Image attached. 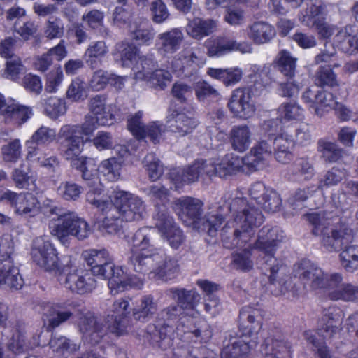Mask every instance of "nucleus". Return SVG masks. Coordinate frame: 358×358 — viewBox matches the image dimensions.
Returning <instances> with one entry per match:
<instances>
[{
    "mask_svg": "<svg viewBox=\"0 0 358 358\" xmlns=\"http://www.w3.org/2000/svg\"><path fill=\"white\" fill-rule=\"evenodd\" d=\"M247 206L248 203L242 198H236L231 203L229 209L234 214V218L227 222L221 231V235L224 236V233L234 228L233 236L231 238H224V245L227 248H241L248 243V248L261 252L266 259V264L269 266L271 273L270 280L273 282V275L278 270L274 253L283 236L276 227L270 229L264 227L259 231L257 238H254L255 229L263 222V215L257 209L250 207L246 208ZM272 285L274 283L272 282Z\"/></svg>",
    "mask_w": 358,
    "mask_h": 358,
    "instance_id": "nucleus-1",
    "label": "nucleus"
},
{
    "mask_svg": "<svg viewBox=\"0 0 358 358\" xmlns=\"http://www.w3.org/2000/svg\"><path fill=\"white\" fill-rule=\"evenodd\" d=\"M83 180L88 188L87 202L101 212L98 222L102 231L116 234L122 222H138L145 217V205L139 196L117 188L105 195L102 183L88 169L83 171Z\"/></svg>",
    "mask_w": 358,
    "mask_h": 358,
    "instance_id": "nucleus-2",
    "label": "nucleus"
},
{
    "mask_svg": "<svg viewBox=\"0 0 358 358\" xmlns=\"http://www.w3.org/2000/svg\"><path fill=\"white\" fill-rule=\"evenodd\" d=\"M271 148L266 141H262L243 158L230 153L217 162L196 161L192 166L173 169L170 177L176 189H180L184 185L195 182L203 173L226 178L240 171H252L261 166L271 157Z\"/></svg>",
    "mask_w": 358,
    "mask_h": 358,
    "instance_id": "nucleus-3",
    "label": "nucleus"
},
{
    "mask_svg": "<svg viewBox=\"0 0 358 358\" xmlns=\"http://www.w3.org/2000/svg\"><path fill=\"white\" fill-rule=\"evenodd\" d=\"M90 110L94 116H87L82 124H64L59 130L58 137L64 139L63 155L74 169H81L85 165L94 166V162L88 160L81 153L84 150L85 141L83 136H90L98 126L110 125L115 119L112 106L106 105V99L96 96L90 100Z\"/></svg>",
    "mask_w": 358,
    "mask_h": 358,
    "instance_id": "nucleus-4",
    "label": "nucleus"
},
{
    "mask_svg": "<svg viewBox=\"0 0 358 358\" xmlns=\"http://www.w3.org/2000/svg\"><path fill=\"white\" fill-rule=\"evenodd\" d=\"M151 227L139 229L134 235L130 261L136 272L148 273L149 278L164 281L176 278L180 273L177 261L155 248Z\"/></svg>",
    "mask_w": 358,
    "mask_h": 358,
    "instance_id": "nucleus-5",
    "label": "nucleus"
},
{
    "mask_svg": "<svg viewBox=\"0 0 358 358\" xmlns=\"http://www.w3.org/2000/svg\"><path fill=\"white\" fill-rule=\"evenodd\" d=\"M83 257L94 276L101 279L108 278V287L113 294L130 288L141 289L143 280L136 275L127 274L122 266H115L109 253L105 249H89L83 251Z\"/></svg>",
    "mask_w": 358,
    "mask_h": 358,
    "instance_id": "nucleus-6",
    "label": "nucleus"
},
{
    "mask_svg": "<svg viewBox=\"0 0 358 358\" xmlns=\"http://www.w3.org/2000/svg\"><path fill=\"white\" fill-rule=\"evenodd\" d=\"M239 337L224 348L222 358H246L258 341L262 328V310L252 306L243 307L239 315Z\"/></svg>",
    "mask_w": 358,
    "mask_h": 358,
    "instance_id": "nucleus-7",
    "label": "nucleus"
},
{
    "mask_svg": "<svg viewBox=\"0 0 358 358\" xmlns=\"http://www.w3.org/2000/svg\"><path fill=\"white\" fill-rule=\"evenodd\" d=\"M130 313L129 300L120 299L116 300L112 305L108 318L107 327L97 322L96 317L91 313H87L81 318L79 323L80 331L84 338L90 342L96 343L108 330L117 335L123 334L127 331V317Z\"/></svg>",
    "mask_w": 358,
    "mask_h": 358,
    "instance_id": "nucleus-8",
    "label": "nucleus"
},
{
    "mask_svg": "<svg viewBox=\"0 0 358 358\" xmlns=\"http://www.w3.org/2000/svg\"><path fill=\"white\" fill-rule=\"evenodd\" d=\"M302 275L304 284L315 289H324L332 300L352 301L358 297V287L341 284L342 276L338 273L327 275L315 265H310Z\"/></svg>",
    "mask_w": 358,
    "mask_h": 358,
    "instance_id": "nucleus-9",
    "label": "nucleus"
},
{
    "mask_svg": "<svg viewBox=\"0 0 358 358\" xmlns=\"http://www.w3.org/2000/svg\"><path fill=\"white\" fill-rule=\"evenodd\" d=\"M172 292L173 297L177 299L181 306L169 307L166 310V313L172 318L180 314L182 309L184 310L176 327L177 335L192 334L196 338H199L201 336V330L196 328V324H202L201 327L206 324L205 321L199 317L198 311L194 309L195 305L201 299L199 294L195 290L185 289H174Z\"/></svg>",
    "mask_w": 358,
    "mask_h": 358,
    "instance_id": "nucleus-10",
    "label": "nucleus"
},
{
    "mask_svg": "<svg viewBox=\"0 0 358 358\" xmlns=\"http://www.w3.org/2000/svg\"><path fill=\"white\" fill-rule=\"evenodd\" d=\"M50 233L63 245L68 243L70 236L84 240L92 233L88 222L72 211L53 206L50 208Z\"/></svg>",
    "mask_w": 358,
    "mask_h": 358,
    "instance_id": "nucleus-11",
    "label": "nucleus"
},
{
    "mask_svg": "<svg viewBox=\"0 0 358 358\" xmlns=\"http://www.w3.org/2000/svg\"><path fill=\"white\" fill-rule=\"evenodd\" d=\"M202 206L199 199L182 196L175 201L173 209L187 225H192L194 228L215 236L222 222V217L211 213L201 217Z\"/></svg>",
    "mask_w": 358,
    "mask_h": 358,
    "instance_id": "nucleus-12",
    "label": "nucleus"
},
{
    "mask_svg": "<svg viewBox=\"0 0 358 358\" xmlns=\"http://www.w3.org/2000/svg\"><path fill=\"white\" fill-rule=\"evenodd\" d=\"M149 194L158 208V212L155 216L157 228L162 236L167 239L171 248H179L185 240L183 234L175 224L173 219L166 213L165 210H161L159 206H165L168 202L169 191L163 186L157 185L150 187Z\"/></svg>",
    "mask_w": 358,
    "mask_h": 358,
    "instance_id": "nucleus-13",
    "label": "nucleus"
},
{
    "mask_svg": "<svg viewBox=\"0 0 358 358\" xmlns=\"http://www.w3.org/2000/svg\"><path fill=\"white\" fill-rule=\"evenodd\" d=\"M113 55L115 60L122 66H132L134 78L138 80L145 82L157 67L153 59L140 57L136 48L129 43H117Z\"/></svg>",
    "mask_w": 358,
    "mask_h": 358,
    "instance_id": "nucleus-14",
    "label": "nucleus"
},
{
    "mask_svg": "<svg viewBox=\"0 0 358 358\" xmlns=\"http://www.w3.org/2000/svg\"><path fill=\"white\" fill-rule=\"evenodd\" d=\"M308 221L313 226V232L317 236H322V244L329 251L338 249L351 236V231L343 224L340 226V233L337 229L329 228V219H324L320 214L313 213L307 215Z\"/></svg>",
    "mask_w": 358,
    "mask_h": 358,
    "instance_id": "nucleus-15",
    "label": "nucleus"
},
{
    "mask_svg": "<svg viewBox=\"0 0 358 358\" xmlns=\"http://www.w3.org/2000/svg\"><path fill=\"white\" fill-rule=\"evenodd\" d=\"M14 242L10 234L0 237V285H7L19 289L22 287L24 280L17 267L13 266L10 255L13 252Z\"/></svg>",
    "mask_w": 358,
    "mask_h": 358,
    "instance_id": "nucleus-16",
    "label": "nucleus"
},
{
    "mask_svg": "<svg viewBox=\"0 0 358 358\" xmlns=\"http://www.w3.org/2000/svg\"><path fill=\"white\" fill-rule=\"evenodd\" d=\"M31 256L33 262L45 271L61 274L57 250L48 238L37 237L33 241Z\"/></svg>",
    "mask_w": 358,
    "mask_h": 358,
    "instance_id": "nucleus-17",
    "label": "nucleus"
},
{
    "mask_svg": "<svg viewBox=\"0 0 358 358\" xmlns=\"http://www.w3.org/2000/svg\"><path fill=\"white\" fill-rule=\"evenodd\" d=\"M205 63L203 55L199 50L187 48L176 55L169 62V68L178 76H189Z\"/></svg>",
    "mask_w": 358,
    "mask_h": 358,
    "instance_id": "nucleus-18",
    "label": "nucleus"
},
{
    "mask_svg": "<svg viewBox=\"0 0 358 358\" xmlns=\"http://www.w3.org/2000/svg\"><path fill=\"white\" fill-rule=\"evenodd\" d=\"M254 94L252 87H239L233 91L228 108L234 117L241 120L254 117L256 113V105L252 99Z\"/></svg>",
    "mask_w": 358,
    "mask_h": 358,
    "instance_id": "nucleus-19",
    "label": "nucleus"
},
{
    "mask_svg": "<svg viewBox=\"0 0 358 358\" xmlns=\"http://www.w3.org/2000/svg\"><path fill=\"white\" fill-rule=\"evenodd\" d=\"M302 100L309 110L322 117L331 110L336 105L334 95L318 86L314 85L307 89L302 94Z\"/></svg>",
    "mask_w": 358,
    "mask_h": 358,
    "instance_id": "nucleus-20",
    "label": "nucleus"
},
{
    "mask_svg": "<svg viewBox=\"0 0 358 358\" xmlns=\"http://www.w3.org/2000/svg\"><path fill=\"white\" fill-rule=\"evenodd\" d=\"M327 13V6L322 1H317L308 7L299 16V20L308 27L315 26L318 34L327 38L331 36L334 28L324 22Z\"/></svg>",
    "mask_w": 358,
    "mask_h": 358,
    "instance_id": "nucleus-21",
    "label": "nucleus"
},
{
    "mask_svg": "<svg viewBox=\"0 0 358 358\" xmlns=\"http://www.w3.org/2000/svg\"><path fill=\"white\" fill-rule=\"evenodd\" d=\"M143 113L138 111L131 115L127 120L129 131L137 138H148L154 143H159L164 129L158 121L152 122L145 126L141 122Z\"/></svg>",
    "mask_w": 358,
    "mask_h": 358,
    "instance_id": "nucleus-22",
    "label": "nucleus"
},
{
    "mask_svg": "<svg viewBox=\"0 0 358 358\" xmlns=\"http://www.w3.org/2000/svg\"><path fill=\"white\" fill-rule=\"evenodd\" d=\"M205 45L210 57H222L233 51H239L243 54L252 52V47L248 43H239L228 38H209Z\"/></svg>",
    "mask_w": 358,
    "mask_h": 358,
    "instance_id": "nucleus-23",
    "label": "nucleus"
},
{
    "mask_svg": "<svg viewBox=\"0 0 358 358\" xmlns=\"http://www.w3.org/2000/svg\"><path fill=\"white\" fill-rule=\"evenodd\" d=\"M88 160H92L94 162V166L89 167L88 165H85L81 169H76L82 173V178H83V171L88 169L90 172L96 174L98 178V172H99L106 180L110 182H115L120 179L122 167L123 166V161L118 159L117 157H113L101 162L98 168L96 167V162L94 159L85 157ZM100 180V179H99ZM101 181V180H99ZM101 183V182H100Z\"/></svg>",
    "mask_w": 358,
    "mask_h": 358,
    "instance_id": "nucleus-24",
    "label": "nucleus"
},
{
    "mask_svg": "<svg viewBox=\"0 0 358 358\" xmlns=\"http://www.w3.org/2000/svg\"><path fill=\"white\" fill-rule=\"evenodd\" d=\"M166 119V127L171 131L180 136L191 133L198 124L192 112L187 114L182 110L169 111Z\"/></svg>",
    "mask_w": 358,
    "mask_h": 358,
    "instance_id": "nucleus-25",
    "label": "nucleus"
},
{
    "mask_svg": "<svg viewBox=\"0 0 358 358\" xmlns=\"http://www.w3.org/2000/svg\"><path fill=\"white\" fill-rule=\"evenodd\" d=\"M59 133L57 134L56 131L50 127L46 126H41L37 129L31 135V136L25 141V146L27 152H29V157H31L33 155H35L36 150H41L38 145L48 144L54 141ZM58 141L60 142L62 146V155H63L64 139H59L57 137ZM66 159L64 157H63Z\"/></svg>",
    "mask_w": 358,
    "mask_h": 358,
    "instance_id": "nucleus-26",
    "label": "nucleus"
},
{
    "mask_svg": "<svg viewBox=\"0 0 358 358\" xmlns=\"http://www.w3.org/2000/svg\"><path fill=\"white\" fill-rule=\"evenodd\" d=\"M12 206L17 215L27 220L37 216L40 213L39 202L31 194H18Z\"/></svg>",
    "mask_w": 358,
    "mask_h": 358,
    "instance_id": "nucleus-27",
    "label": "nucleus"
},
{
    "mask_svg": "<svg viewBox=\"0 0 358 358\" xmlns=\"http://www.w3.org/2000/svg\"><path fill=\"white\" fill-rule=\"evenodd\" d=\"M264 358H290L289 346L282 339V335H270L264 340L262 345Z\"/></svg>",
    "mask_w": 358,
    "mask_h": 358,
    "instance_id": "nucleus-28",
    "label": "nucleus"
},
{
    "mask_svg": "<svg viewBox=\"0 0 358 358\" xmlns=\"http://www.w3.org/2000/svg\"><path fill=\"white\" fill-rule=\"evenodd\" d=\"M64 287L78 294L91 292L95 287V280L87 272L71 273L62 282Z\"/></svg>",
    "mask_w": 358,
    "mask_h": 358,
    "instance_id": "nucleus-29",
    "label": "nucleus"
},
{
    "mask_svg": "<svg viewBox=\"0 0 358 358\" xmlns=\"http://www.w3.org/2000/svg\"><path fill=\"white\" fill-rule=\"evenodd\" d=\"M334 42L344 52L358 53V32L355 26H346L340 30L334 37Z\"/></svg>",
    "mask_w": 358,
    "mask_h": 358,
    "instance_id": "nucleus-30",
    "label": "nucleus"
},
{
    "mask_svg": "<svg viewBox=\"0 0 358 358\" xmlns=\"http://www.w3.org/2000/svg\"><path fill=\"white\" fill-rule=\"evenodd\" d=\"M229 140L233 150L244 152L252 143V132L250 127L245 124L234 126L229 131Z\"/></svg>",
    "mask_w": 358,
    "mask_h": 358,
    "instance_id": "nucleus-31",
    "label": "nucleus"
},
{
    "mask_svg": "<svg viewBox=\"0 0 358 358\" xmlns=\"http://www.w3.org/2000/svg\"><path fill=\"white\" fill-rule=\"evenodd\" d=\"M262 129L265 134L268 136L277 135L273 141L275 148H279L281 147L280 145H282V149L285 148L290 150L293 146L294 142L293 136L289 135L287 132L285 131H282L277 120H269L264 122L262 125Z\"/></svg>",
    "mask_w": 358,
    "mask_h": 358,
    "instance_id": "nucleus-32",
    "label": "nucleus"
},
{
    "mask_svg": "<svg viewBox=\"0 0 358 358\" xmlns=\"http://www.w3.org/2000/svg\"><path fill=\"white\" fill-rule=\"evenodd\" d=\"M183 40V34L178 28H174L158 36L157 46L162 54L173 53L177 50Z\"/></svg>",
    "mask_w": 358,
    "mask_h": 358,
    "instance_id": "nucleus-33",
    "label": "nucleus"
},
{
    "mask_svg": "<svg viewBox=\"0 0 358 358\" xmlns=\"http://www.w3.org/2000/svg\"><path fill=\"white\" fill-rule=\"evenodd\" d=\"M216 27L217 24L214 20L194 17L188 22L186 33L194 39L201 40L213 33Z\"/></svg>",
    "mask_w": 358,
    "mask_h": 358,
    "instance_id": "nucleus-34",
    "label": "nucleus"
},
{
    "mask_svg": "<svg viewBox=\"0 0 358 358\" xmlns=\"http://www.w3.org/2000/svg\"><path fill=\"white\" fill-rule=\"evenodd\" d=\"M8 107V110L4 117L6 124L21 126L33 115V111L30 107L21 105L14 99Z\"/></svg>",
    "mask_w": 358,
    "mask_h": 358,
    "instance_id": "nucleus-35",
    "label": "nucleus"
},
{
    "mask_svg": "<svg viewBox=\"0 0 358 358\" xmlns=\"http://www.w3.org/2000/svg\"><path fill=\"white\" fill-rule=\"evenodd\" d=\"M129 31L140 44L149 45L153 40L155 31L145 19H136L129 25Z\"/></svg>",
    "mask_w": 358,
    "mask_h": 358,
    "instance_id": "nucleus-36",
    "label": "nucleus"
},
{
    "mask_svg": "<svg viewBox=\"0 0 358 358\" xmlns=\"http://www.w3.org/2000/svg\"><path fill=\"white\" fill-rule=\"evenodd\" d=\"M248 35L255 43L262 44L271 40L275 35V31L266 22H256L250 27Z\"/></svg>",
    "mask_w": 358,
    "mask_h": 358,
    "instance_id": "nucleus-37",
    "label": "nucleus"
},
{
    "mask_svg": "<svg viewBox=\"0 0 358 358\" xmlns=\"http://www.w3.org/2000/svg\"><path fill=\"white\" fill-rule=\"evenodd\" d=\"M157 311V304L151 296H143L133 310L136 320L145 322L149 320Z\"/></svg>",
    "mask_w": 358,
    "mask_h": 358,
    "instance_id": "nucleus-38",
    "label": "nucleus"
},
{
    "mask_svg": "<svg viewBox=\"0 0 358 358\" xmlns=\"http://www.w3.org/2000/svg\"><path fill=\"white\" fill-rule=\"evenodd\" d=\"M278 115L281 122L301 121L304 118V110L296 102L282 103L278 109Z\"/></svg>",
    "mask_w": 358,
    "mask_h": 358,
    "instance_id": "nucleus-39",
    "label": "nucleus"
},
{
    "mask_svg": "<svg viewBox=\"0 0 358 358\" xmlns=\"http://www.w3.org/2000/svg\"><path fill=\"white\" fill-rule=\"evenodd\" d=\"M13 180L17 187L34 191L36 187V177L31 174V170L24 169V164L19 168L15 169L12 174Z\"/></svg>",
    "mask_w": 358,
    "mask_h": 358,
    "instance_id": "nucleus-40",
    "label": "nucleus"
},
{
    "mask_svg": "<svg viewBox=\"0 0 358 358\" xmlns=\"http://www.w3.org/2000/svg\"><path fill=\"white\" fill-rule=\"evenodd\" d=\"M64 303L48 304L44 309V314L50 324L52 327H57L62 322L67 320L71 316V313L69 310H63Z\"/></svg>",
    "mask_w": 358,
    "mask_h": 358,
    "instance_id": "nucleus-41",
    "label": "nucleus"
},
{
    "mask_svg": "<svg viewBox=\"0 0 358 358\" xmlns=\"http://www.w3.org/2000/svg\"><path fill=\"white\" fill-rule=\"evenodd\" d=\"M296 62V58L293 57L286 50L280 51L275 59V64L278 70L287 77H292L294 75Z\"/></svg>",
    "mask_w": 358,
    "mask_h": 358,
    "instance_id": "nucleus-42",
    "label": "nucleus"
},
{
    "mask_svg": "<svg viewBox=\"0 0 358 358\" xmlns=\"http://www.w3.org/2000/svg\"><path fill=\"white\" fill-rule=\"evenodd\" d=\"M6 162L16 163L22 157V146L20 139L15 138L3 145L1 149Z\"/></svg>",
    "mask_w": 358,
    "mask_h": 358,
    "instance_id": "nucleus-43",
    "label": "nucleus"
},
{
    "mask_svg": "<svg viewBox=\"0 0 358 358\" xmlns=\"http://www.w3.org/2000/svg\"><path fill=\"white\" fill-rule=\"evenodd\" d=\"M43 108L46 115L53 120L64 115L66 112L65 101L57 97H51L44 100Z\"/></svg>",
    "mask_w": 358,
    "mask_h": 358,
    "instance_id": "nucleus-44",
    "label": "nucleus"
},
{
    "mask_svg": "<svg viewBox=\"0 0 358 358\" xmlns=\"http://www.w3.org/2000/svg\"><path fill=\"white\" fill-rule=\"evenodd\" d=\"M194 90L197 99L201 102L208 100L217 101L220 98L219 92L205 80H200L196 83Z\"/></svg>",
    "mask_w": 358,
    "mask_h": 358,
    "instance_id": "nucleus-45",
    "label": "nucleus"
},
{
    "mask_svg": "<svg viewBox=\"0 0 358 358\" xmlns=\"http://www.w3.org/2000/svg\"><path fill=\"white\" fill-rule=\"evenodd\" d=\"M26 67L19 57H13L6 62L3 76L15 82H20L21 74Z\"/></svg>",
    "mask_w": 358,
    "mask_h": 358,
    "instance_id": "nucleus-46",
    "label": "nucleus"
},
{
    "mask_svg": "<svg viewBox=\"0 0 358 358\" xmlns=\"http://www.w3.org/2000/svg\"><path fill=\"white\" fill-rule=\"evenodd\" d=\"M64 73L60 66L52 69L45 76V91L47 93H56L64 80Z\"/></svg>",
    "mask_w": 358,
    "mask_h": 358,
    "instance_id": "nucleus-47",
    "label": "nucleus"
},
{
    "mask_svg": "<svg viewBox=\"0 0 358 358\" xmlns=\"http://www.w3.org/2000/svg\"><path fill=\"white\" fill-rule=\"evenodd\" d=\"M83 192V187L71 181L62 182L57 188V194L66 201L77 200Z\"/></svg>",
    "mask_w": 358,
    "mask_h": 358,
    "instance_id": "nucleus-48",
    "label": "nucleus"
},
{
    "mask_svg": "<svg viewBox=\"0 0 358 358\" xmlns=\"http://www.w3.org/2000/svg\"><path fill=\"white\" fill-rule=\"evenodd\" d=\"M342 266L348 271L358 268V246L351 245L345 249L340 255Z\"/></svg>",
    "mask_w": 358,
    "mask_h": 358,
    "instance_id": "nucleus-49",
    "label": "nucleus"
},
{
    "mask_svg": "<svg viewBox=\"0 0 358 358\" xmlns=\"http://www.w3.org/2000/svg\"><path fill=\"white\" fill-rule=\"evenodd\" d=\"M316 333L308 331L304 334L305 338L308 343L312 345L313 350L317 353V358H332L327 349L323 338L317 337Z\"/></svg>",
    "mask_w": 358,
    "mask_h": 358,
    "instance_id": "nucleus-50",
    "label": "nucleus"
},
{
    "mask_svg": "<svg viewBox=\"0 0 358 358\" xmlns=\"http://www.w3.org/2000/svg\"><path fill=\"white\" fill-rule=\"evenodd\" d=\"M88 95L85 83L78 78L72 80L66 91V96L73 101H82Z\"/></svg>",
    "mask_w": 358,
    "mask_h": 358,
    "instance_id": "nucleus-51",
    "label": "nucleus"
},
{
    "mask_svg": "<svg viewBox=\"0 0 358 358\" xmlns=\"http://www.w3.org/2000/svg\"><path fill=\"white\" fill-rule=\"evenodd\" d=\"M171 80V76L167 71L155 69V71L146 78V84L150 87L164 90Z\"/></svg>",
    "mask_w": 358,
    "mask_h": 358,
    "instance_id": "nucleus-52",
    "label": "nucleus"
},
{
    "mask_svg": "<svg viewBox=\"0 0 358 358\" xmlns=\"http://www.w3.org/2000/svg\"><path fill=\"white\" fill-rule=\"evenodd\" d=\"M26 159L31 162H36L39 166L48 169H54L59 164L58 159L55 156H48L43 150H36L35 155L29 157V152L26 154Z\"/></svg>",
    "mask_w": 358,
    "mask_h": 358,
    "instance_id": "nucleus-53",
    "label": "nucleus"
},
{
    "mask_svg": "<svg viewBox=\"0 0 358 358\" xmlns=\"http://www.w3.org/2000/svg\"><path fill=\"white\" fill-rule=\"evenodd\" d=\"M20 82V85L31 94L39 95L43 91L42 80L38 75L27 73Z\"/></svg>",
    "mask_w": 358,
    "mask_h": 358,
    "instance_id": "nucleus-54",
    "label": "nucleus"
},
{
    "mask_svg": "<svg viewBox=\"0 0 358 358\" xmlns=\"http://www.w3.org/2000/svg\"><path fill=\"white\" fill-rule=\"evenodd\" d=\"M144 164L147 169L149 177L152 180H156L163 173V166L153 154L148 155L144 159Z\"/></svg>",
    "mask_w": 358,
    "mask_h": 358,
    "instance_id": "nucleus-55",
    "label": "nucleus"
},
{
    "mask_svg": "<svg viewBox=\"0 0 358 358\" xmlns=\"http://www.w3.org/2000/svg\"><path fill=\"white\" fill-rule=\"evenodd\" d=\"M150 10L152 20L157 24L165 22L169 17V12L166 4L162 0H156L152 2Z\"/></svg>",
    "mask_w": 358,
    "mask_h": 358,
    "instance_id": "nucleus-56",
    "label": "nucleus"
},
{
    "mask_svg": "<svg viewBox=\"0 0 358 358\" xmlns=\"http://www.w3.org/2000/svg\"><path fill=\"white\" fill-rule=\"evenodd\" d=\"M50 347L57 356L65 355L66 353L75 349L71 347L70 341L64 336H54L50 341Z\"/></svg>",
    "mask_w": 358,
    "mask_h": 358,
    "instance_id": "nucleus-57",
    "label": "nucleus"
},
{
    "mask_svg": "<svg viewBox=\"0 0 358 358\" xmlns=\"http://www.w3.org/2000/svg\"><path fill=\"white\" fill-rule=\"evenodd\" d=\"M110 80V72L98 70L94 73L90 82L89 87L94 91L104 89Z\"/></svg>",
    "mask_w": 358,
    "mask_h": 358,
    "instance_id": "nucleus-58",
    "label": "nucleus"
},
{
    "mask_svg": "<svg viewBox=\"0 0 358 358\" xmlns=\"http://www.w3.org/2000/svg\"><path fill=\"white\" fill-rule=\"evenodd\" d=\"M259 205L266 211L275 212L280 208L281 199L277 192L270 191L262 200L259 201Z\"/></svg>",
    "mask_w": 358,
    "mask_h": 358,
    "instance_id": "nucleus-59",
    "label": "nucleus"
},
{
    "mask_svg": "<svg viewBox=\"0 0 358 358\" xmlns=\"http://www.w3.org/2000/svg\"><path fill=\"white\" fill-rule=\"evenodd\" d=\"M64 31V28L62 21L56 18L54 20H48L44 34L49 39L59 38L63 36Z\"/></svg>",
    "mask_w": 358,
    "mask_h": 358,
    "instance_id": "nucleus-60",
    "label": "nucleus"
},
{
    "mask_svg": "<svg viewBox=\"0 0 358 358\" xmlns=\"http://www.w3.org/2000/svg\"><path fill=\"white\" fill-rule=\"evenodd\" d=\"M294 170L296 175L305 180L310 178L314 174V169L308 159H297L294 164Z\"/></svg>",
    "mask_w": 358,
    "mask_h": 358,
    "instance_id": "nucleus-61",
    "label": "nucleus"
},
{
    "mask_svg": "<svg viewBox=\"0 0 358 358\" xmlns=\"http://www.w3.org/2000/svg\"><path fill=\"white\" fill-rule=\"evenodd\" d=\"M131 14L122 6L116 7L113 13V22L120 27L127 28L129 30V25L133 24L131 22Z\"/></svg>",
    "mask_w": 358,
    "mask_h": 358,
    "instance_id": "nucleus-62",
    "label": "nucleus"
},
{
    "mask_svg": "<svg viewBox=\"0 0 358 358\" xmlns=\"http://www.w3.org/2000/svg\"><path fill=\"white\" fill-rule=\"evenodd\" d=\"M317 80L320 85L336 86L337 80L336 75L333 73L331 66H325L320 68L317 73Z\"/></svg>",
    "mask_w": 358,
    "mask_h": 358,
    "instance_id": "nucleus-63",
    "label": "nucleus"
},
{
    "mask_svg": "<svg viewBox=\"0 0 358 358\" xmlns=\"http://www.w3.org/2000/svg\"><path fill=\"white\" fill-rule=\"evenodd\" d=\"M319 149L322 152L323 156L329 161H336L341 155V150L337 145L331 142L320 141Z\"/></svg>",
    "mask_w": 358,
    "mask_h": 358,
    "instance_id": "nucleus-64",
    "label": "nucleus"
}]
</instances>
